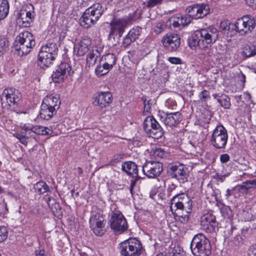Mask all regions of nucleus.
<instances>
[{"instance_id":"37","label":"nucleus","mask_w":256,"mask_h":256,"mask_svg":"<svg viewBox=\"0 0 256 256\" xmlns=\"http://www.w3.org/2000/svg\"><path fill=\"white\" fill-rule=\"evenodd\" d=\"M9 49V41L4 37H0V55L8 51Z\"/></svg>"},{"instance_id":"28","label":"nucleus","mask_w":256,"mask_h":256,"mask_svg":"<svg viewBox=\"0 0 256 256\" xmlns=\"http://www.w3.org/2000/svg\"><path fill=\"white\" fill-rule=\"evenodd\" d=\"M241 55L244 58H249L256 55V44H246L241 50Z\"/></svg>"},{"instance_id":"59","label":"nucleus","mask_w":256,"mask_h":256,"mask_svg":"<svg viewBox=\"0 0 256 256\" xmlns=\"http://www.w3.org/2000/svg\"><path fill=\"white\" fill-rule=\"evenodd\" d=\"M137 180L136 178L132 180L130 185V191L132 194V190L134 186H136Z\"/></svg>"},{"instance_id":"4","label":"nucleus","mask_w":256,"mask_h":256,"mask_svg":"<svg viewBox=\"0 0 256 256\" xmlns=\"http://www.w3.org/2000/svg\"><path fill=\"white\" fill-rule=\"evenodd\" d=\"M36 42L33 35L28 31L20 32L16 37L13 48L20 56L28 54L35 46Z\"/></svg>"},{"instance_id":"25","label":"nucleus","mask_w":256,"mask_h":256,"mask_svg":"<svg viewBox=\"0 0 256 256\" xmlns=\"http://www.w3.org/2000/svg\"><path fill=\"white\" fill-rule=\"evenodd\" d=\"M60 100L59 96L57 94H50L44 98L42 104L51 108L52 110L57 111L60 108Z\"/></svg>"},{"instance_id":"55","label":"nucleus","mask_w":256,"mask_h":256,"mask_svg":"<svg viewBox=\"0 0 256 256\" xmlns=\"http://www.w3.org/2000/svg\"><path fill=\"white\" fill-rule=\"evenodd\" d=\"M164 25L160 24H158L154 28V32L158 34L160 33L164 29Z\"/></svg>"},{"instance_id":"18","label":"nucleus","mask_w":256,"mask_h":256,"mask_svg":"<svg viewBox=\"0 0 256 256\" xmlns=\"http://www.w3.org/2000/svg\"><path fill=\"white\" fill-rule=\"evenodd\" d=\"M201 225L204 230L208 232H216L218 230V223L216 216L212 212H207L201 217Z\"/></svg>"},{"instance_id":"60","label":"nucleus","mask_w":256,"mask_h":256,"mask_svg":"<svg viewBox=\"0 0 256 256\" xmlns=\"http://www.w3.org/2000/svg\"><path fill=\"white\" fill-rule=\"evenodd\" d=\"M176 188V186L175 184L172 183L171 184H170L168 186V192H172V190H175Z\"/></svg>"},{"instance_id":"46","label":"nucleus","mask_w":256,"mask_h":256,"mask_svg":"<svg viewBox=\"0 0 256 256\" xmlns=\"http://www.w3.org/2000/svg\"><path fill=\"white\" fill-rule=\"evenodd\" d=\"M142 100L144 105V110L147 112H150L151 109L152 103L150 100H148L146 96L142 97Z\"/></svg>"},{"instance_id":"33","label":"nucleus","mask_w":256,"mask_h":256,"mask_svg":"<svg viewBox=\"0 0 256 256\" xmlns=\"http://www.w3.org/2000/svg\"><path fill=\"white\" fill-rule=\"evenodd\" d=\"M46 53L50 54V55L56 57L58 54V46L54 42H50L42 46L40 50Z\"/></svg>"},{"instance_id":"43","label":"nucleus","mask_w":256,"mask_h":256,"mask_svg":"<svg viewBox=\"0 0 256 256\" xmlns=\"http://www.w3.org/2000/svg\"><path fill=\"white\" fill-rule=\"evenodd\" d=\"M200 100L202 102H206L210 98V92L206 90H203L198 94Z\"/></svg>"},{"instance_id":"6","label":"nucleus","mask_w":256,"mask_h":256,"mask_svg":"<svg viewBox=\"0 0 256 256\" xmlns=\"http://www.w3.org/2000/svg\"><path fill=\"white\" fill-rule=\"evenodd\" d=\"M142 248L140 241L136 238H129L121 243L120 252L122 256H139Z\"/></svg>"},{"instance_id":"56","label":"nucleus","mask_w":256,"mask_h":256,"mask_svg":"<svg viewBox=\"0 0 256 256\" xmlns=\"http://www.w3.org/2000/svg\"><path fill=\"white\" fill-rule=\"evenodd\" d=\"M246 3L252 8L256 9V0H245Z\"/></svg>"},{"instance_id":"12","label":"nucleus","mask_w":256,"mask_h":256,"mask_svg":"<svg viewBox=\"0 0 256 256\" xmlns=\"http://www.w3.org/2000/svg\"><path fill=\"white\" fill-rule=\"evenodd\" d=\"M144 130L150 136L158 139L163 135V130L160 126L153 116H147L143 123Z\"/></svg>"},{"instance_id":"29","label":"nucleus","mask_w":256,"mask_h":256,"mask_svg":"<svg viewBox=\"0 0 256 256\" xmlns=\"http://www.w3.org/2000/svg\"><path fill=\"white\" fill-rule=\"evenodd\" d=\"M24 128V124L22 126L20 132L14 134V136L18 138L21 144L26 146L28 139L30 138H32V135H31V132L26 131Z\"/></svg>"},{"instance_id":"2","label":"nucleus","mask_w":256,"mask_h":256,"mask_svg":"<svg viewBox=\"0 0 256 256\" xmlns=\"http://www.w3.org/2000/svg\"><path fill=\"white\" fill-rule=\"evenodd\" d=\"M170 210L182 223H186L189 220L188 214L192 209V201L184 194H176L171 200Z\"/></svg>"},{"instance_id":"1","label":"nucleus","mask_w":256,"mask_h":256,"mask_svg":"<svg viewBox=\"0 0 256 256\" xmlns=\"http://www.w3.org/2000/svg\"><path fill=\"white\" fill-rule=\"evenodd\" d=\"M218 36L219 32L214 26L202 28L195 31L188 38V44L193 50L200 48L201 49L200 54L208 60L214 56L211 44L217 41Z\"/></svg>"},{"instance_id":"7","label":"nucleus","mask_w":256,"mask_h":256,"mask_svg":"<svg viewBox=\"0 0 256 256\" xmlns=\"http://www.w3.org/2000/svg\"><path fill=\"white\" fill-rule=\"evenodd\" d=\"M106 222L102 212H93L90 218V226L96 235L102 236L106 232Z\"/></svg>"},{"instance_id":"35","label":"nucleus","mask_w":256,"mask_h":256,"mask_svg":"<svg viewBox=\"0 0 256 256\" xmlns=\"http://www.w3.org/2000/svg\"><path fill=\"white\" fill-rule=\"evenodd\" d=\"M34 189L40 194L50 192V188L47 184L44 181H40L34 185Z\"/></svg>"},{"instance_id":"21","label":"nucleus","mask_w":256,"mask_h":256,"mask_svg":"<svg viewBox=\"0 0 256 256\" xmlns=\"http://www.w3.org/2000/svg\"><path fill=\"white\" fill-rule=\"evenodd\" d=\"M112 94L109 92H100L94 96L95 104L101 108H106L112 102Z\"/></svg>"},{"instance_id":"30","label":"nucleus","mask_w":256,"mask_h":256,"mask_svg":"<svg viewBox=\"0 0 256 256\" xmlns=\"http://www.w3.org/2000/svg\"><path fill=\"white\" fill-rule=\"evenodd\" d=\"M56 110H52L51 108L42 104L40 112V116L41 118L48 120L51 118L56 114Z\"/></svg>"},{"instance_id":"9","label":"nucleus","mask_w":256,"mask_h":256,"mask_svg":"<svg viewBox=\"0 0 256 256\" xmlns=\"http://www.w3.org/2000/svg\"><path fill=\"white\" fill-rule=\"evenodd\" d=\"M22 94L20 92L14 88H6L4 90L0 100L2 105L8 106L12 108H17L21 100Z\"/></svg>"},{"instance_id":"64","label":"nucleus","mask_w":256,"mask_h":256,"mask_svg":"<svg viewBox=\"0 0 256 256\" xmlns=\"http://www.w3.org/2000/svg\"><path fill=\"white\" fill-rule=\"evenodd\" d=\"M172 25L175 28H178L180 26L179 22L178 20H174L172 23Z\"/></svg>"},{"instance_id":"36","label":"nucleus","mask_w":256,"mask_h":256,"mask_svg":"<svg viewBox=\"0 0 256 256\" xmlns=\"http://www.w3.org/2000/svg\"><path fill=\"white\" fill-rule=\"evenodd\" d=\"M102 64L98 65L96 70V74L98 76H101L107 74L109 71L111 70L106 66L103 62H101Z\"/></svg>"},{"instance_id":"57","label":"nucleus","mask_w":256,"mask_h":256,"mask_svg":"<svg viewBox=\"0 0 256 256\" xmlns=\"http://www.w3.org/2000/svg\"><path fill=\"white\" fill-rule=\"evenodd\" d=\"M249 256H256V246H252L248 250Z\"/></svg>"},{"instance_id":"16","label":"nucleus","mask_w":256,"mask_h":256,"mask_svg":"<svg viewBox=\"0 0 256 256\" xmlns=\"http://www.w3.org/2000/svg\"><path fill=\"white\" fill-rule=\"evenodd\" d=\"M71 67L67 62H62L58 65L52 74V78L54 82L60 83L62 82L70 76Z\"/></svg>"},{"instance_id":"11","label":"nucleus","mask_w":256,"mask_h":256,"mask_svg":"<svg viewBox=\"0 0 256 256\" xmlns=\"http://www.w3.org/2000/svg\"><path fill=\"white\" fill-rule=\"evenodd\" d=\"M110 227L115 233L118 234L128 230L126 220L120 212L116 210L112 213Z\"/></svg>"},{"instance_id":"5","label":"nucleus","mask_w":256,"mask_h":256,"mask_svg":"<svg viewBox=\"0 0 256 256\" xmlns=\"http://www.w3.org/2000/svg\"><path fill=\"white\" fill-rule=\"evenodd\" d=\"M190 248L194 256H208L212 252L210 242L202 234H197L193 237Z\"/></svg>"},{"instance_id":"49","label":"nucleus","mask_w":256,"mask_h":256,"mask_svg":"<svg viewBox=\"0 0 256 256\" xmlns=\"http://www.w3.org/2000/svg\"><path fill=\"white\" fill-rule=\"evenodd\" d=\"M135 40L131 38L130 36H128V34L124 38L122 42V44L124 47H128L132 44Z\"/></svg>"},{"instance_id":"17","label":"nucleus","mask_w":256,"mask_h":256,"mask_svg":"<svg viewBox=\"0 0 256 256\" xmlns=\"http://www.w3.org/2000/svg\"><path fill=\"white\" fill-rule=\"evenodd\" d=\"M130 21V20L127 17L122 18H114L110 24V35H118L119 37L122 36Z\"/></svg>"},{"instance_id":"31","label":"nucleus","mask_w":256,"mask_h":256,"mask_svg":"<svg viewBox=\"0 0 256 256\" xmlns=\"http://www.w3.org/2000/svg\"><path fill=\"white\" fill-rule=\"evenodd\" d=\"M100 56L97 49L90 51L86 58V66L88 67L93 66L96 64Z\"/></svg>"},{"instance_id":"45","label":"nucleus","mask_w":256,"mask_h":256,"mask_svg":"<svg viewBox=\"0 0 256 256\" xmlns=\"http://www.w3.org/2000/svg\"><path fill=\"white\" fill-rule=\"evenodd\" d=\"M236 229V228L232 226L230 222L228 223L226 226V230L224 231V236L227 238H230L232 234L233 231Z\"/></svg>"},{"instance_id":"52","label":"nucleus","mask_w":256,"mask_h":256,"mask_svg":"<svg viewBox=\"0 0 256 256\" xmlns=\"http://www.w3.org/2000/svg\"><path fill=\"white\" fill-rule=\"evenodd\" d=\"M182 20L183 22V26H185L189 24L191 21L192 18L191 17L188 16L187 14L186 15L184 16H181Z\"/></svg>"},{"instance_id":"8","label":"nucleus","mask_w":256,"mask_h":256,"mask_svg":"<svg viewBox=\"0 0 256 256\" xmlns=\"http://www.w3.org/2000/svg\"><path fill=\"white\" fill-rule=\"evenodd\" d=\"M228 134L226 128L222 124L217 126L214 130L210 142L216 149L224 148L227 144Z\"/></svg>"},{"instance_id":"38","label":"nucleus","mask_w":256,"mask_h":256,"mask_svg":"<svg viewBox=\"0 0 256 256\" xmlns=\"http://www.w3.org/2000/svg\"><path fill=\"white\" fill-rule=\"evenodd\" d=\"M218 102L220 103L222 106L224 108H229L230 106V98L226 94H222L220 98H218Z\"/></svg>"},{"instance_id":"13","label":"nucleus","mask_w":256,"mask_h":256,"mask_svg":"<svg viewBox=\"0 0 256 256\" xmlns=\"http://www.w3.org/2000/svg\"><path fill=\"white\" fill-rule=\"evenodd\" d=\"M170 176L176 178L180 183H184L188 180L189 170L188 168L182 164H176L168 166Z\"/></svg>"},{"instance_id":"23","label":"nucleus","mask_w":256,"mask_h":256,"mask_svg":"<svg viewBox=\"0 0 256 256\" xmlns=\"http://www.w3.org/2000/svg\"><path fill=\"white\" fill-rule=\"evenodd\" d=\"M56 57L40 50L38 55V64L42 68L49 67Z\"/></svg>"},{"instance_id":"3","label":"nucleus","mask_w":256,"mask_h":256,"mask_svg":"<svg viewBox=\"0 0 256 256\" xmlns=\"http://www.w3.org/2000/svg\"><path fill=\"white\" fill-rule=\"evenodd\" d=\"M105 8L100 3H96L89 7L83 13L80 19V26L88 28L94 24L105 10Z\"/></svg>"},{"instance_id":"63","label":"nucleus","mask_w":256,"mask_h":256,"mask_svg":"<svg viewBox=\"0 0 256 256\" xmlns=\"http://www.w3.org/2000/svg\"><path fill=\"white\" fill-rule=\"evenodd\" d=\"M241 77H240V80L244 84L246 82V76L242 72H240Z\"/></svg>"},{"instance_id":"39","label":"nucleus","mask_w":256,"mask_h":256,"mask_svg":"<svg viewBox=\"0 0 256 256\" xmlns=\"http://www.w3.org/2000/svg\"><path fill=\"white\" fill-rule=\"evenodd\" d=\"M220 211L222 216L225 218L230 219L233 216L232 212L230 206H224L221 208Z\"/></svg>"},{"instance_id":"58","label":"nucleus","mask_w":256,"mask_h":256,"mask_svg":"<svg viewBox=\"0 0 256 256\" xmlns=\"http://www.w3.org/2000/svg\"><path fill=\"white\" fill-rule=\"evenodd\" d=\"M35 256H46L45 250L43 249L36 250L34 252Z\"/></svg>"},{"instance_id":"34","label":"nucleus","mask_w":256,"mask_h":256,"mask_svg":"<svg viewBox=\"0 0 256 256\" xmlns=\"http://www.w3.org/2000/svg\"><path fill=\"white\" fill-rule=\"evenodd\" d=\"M10 4L8 0H0V20L4 19L9 12Z\"/></svg>"},{"instance_id":"20","label":"nucleus","mask_w":256,"mask_h":256,"mask_svg":"<svg viewBox=\"0 0 256 256\" xmlns=\"http://www.w3.org/2000/svg\"><path fill=\"white\" fill-rule=\"evenodd\" d=\"M164 47L168 51L176 50L180 44V36L174 33H170L164 36L162 40Z\"/></svg>"},{"instance_id":"10","label":"nucleus","mask_w":256,"mask_h":256,"mask_svg":"<svg viewBox=\"0 0 256 256\" xmlns=\"http://www.w3.org/2000/svg\"><path fill=\"white\" fill-rule=\"evenodd\" d=\"M255 20L250 16L246 15L238 18L234 24V30L240 35L248 34L254 29Z\"/></svg>"},{"instance_id":"48","label":"nucleus","mask_w":256,"mask_h":256,"mask_svg":"<svg viewBox=\"0 0 256 256\" xmlns=\"http://www.w3.org/2000/svg\"><path fill=\"white\" fill-rule=\"evenodd\" d=\"M8 237V231L4 226H0V242H2L6 239Z\"/></svg>"},{"instance_id":"42","label":"nucleus","mask_w":256,"mask_h":256,"mask_svg":"<svg viewBox=\"0 0 256 256\" xmlns=\"http://www.w3.org/2000/svg\"><path fill=\"white\" fill-rule=\"evenodd\" d=\"M44 200L46 201V202L48 204V206L52 209V206H50V205H53L54 203V207L56 208H57L56 206H59L58 204L56 202L55 199L52 198L48 194H46L44 196Z\"/></svg>"},{"instance_id":"24","label":"nucleus","mask_w":256,"mask_h":256,"mask_svg":"<svg viewBox=\"0 0 256 256\" xmlns=\"http://www.w3.org/2000/svg\"><path fill=\"white\" fill-rule=\"evenodd\" d=\"M91 44L90 38H86L80 40L74 46V52L78 56H82L87 53Z\"/></svg>"},{"instance_id":"27","label":"nucleus","mask_w":256,"mask_h":256,"mask_svg":"<svg viewBox=\"0 0 256 256\" xmlns=\"http://www.w3.org/2000/svg\"><path fill=\"white\" fill-rule=\"evenodd\" d=\"M122 169L128 175L138 176V166L134 162L128 161L123 162Z\"/></svg>"},{"instance_id":"62","label":"nucleus","mask_w":256,"mask_h":256,"mask_svg":"<svg viewBox=\"0 0 256 256\" xmlns=\"http://www.w3.org/2000/svg\"><path fill=\"white\" fill-rule=\"evenodd\" d=\"M232 190H230V189H228L226 190V196L227 198H228L230 196L232 195Z\"/></svg>"},{"instance_id":"22","label":"nucleus","mask_w":256,"mask_h":256,"mask_svg":"<svg viewBox=\"0 0 256 256\" xmlns=\"http://www.w3.org/2000/svg\"><path fill=\"white\" fill-rule=\"evenodd\" d=\"M160 120L166 126H176L182 120L181 114L179 112L164 113V116H161Z\"/></svg>"},{"instance_id":"51","label":"nucleus","mask_w":256,"mask_h":256,"mask_svg":"<svg viewBox=\"0 0 256 256\" xmlns=\"http://www.w3.org/2000/svg\"><path fill=\"white\" fill-rule=\"evenodd\" d=\"M0 208L3 209L0 212V216H4L8 212V210L7 204L4 200L2 204H0Z\"/></svg>"},{"instance_id":"32","label":"nucleus","mask_w":256,"mask_h":256,"mask_svg":"<svg viewBox=\"0 0 256 256\" xmlns=\"http://www.w3.org/2000/svg\"><path fill=\"white\" fill-rule=\"evenodd\" d=\"M116 62V56L112 54H108L100 58V62H103L104 64L108 66V68L112 69Z\"/></svg>"},{"instance_id":"41","label":"nucleus","mask_w":256,"mask_h":256,"mask_svg":"<svg viewBox=\"0 0 256 256\" xmlns=\"http://www.w3.org/2000/svg\"><path fill=\"white\" fill-rule=\"evenodd\" d=\"M142 32V28L139 26H136L130 30L128 34L132 38L136 40L138 38Z\"/></svg>"},{"instance_id":"54","label":"nucleus","mask_w":256,"mask_h":256,"mask_svg":"<svg viewBox=\"0 0 256 256\" xmlns=\"http://www.w3.org/2000/svg\"><path fill=\"white\" fill-rule=\"evenodd\" d=\"M220 159L222 163H226L230 160V157L228 154H224L220 156Z\"/></svg>"},{"instance_id":"40","label":"nucleus","mask_w":256,"mask_h":256,"mask_svg":"<svg viewBox=\"0 0 256 256\" xmlns=\"http://www.w3.org/2000/svg\"><path fill=\"white\" fill-rule=\"evenodd\" d=\"M256 188V180H247L242 183L241 186V189L248 190Z\"/></svg>"},{"instance_id":"14","label":"nucleus","mask_w":256,"mask_h":256,"mask_svg":"<svg viewBox=\"0 0 256 256\" xmlns=\"http://www.w3.org/2000/svg\"><path fill=\"white\" fill-rule=\"evenodd\" d=\"M163 171V165L158 161H146L142 166L144 174L149 178L158 176Z\"/></svg>"},{"instance_id":"44","label":"nucleus","mask_w":256,"mask_h":256,"mask_svg":"<svg viewBox=\"0 0 256 256\" xmlns=\"http://www.w3.org/2000/svg\"><path fill=\"white\" fill-rule=\"evenodd\" d=\"M124 154H116L113 156L110 163L111 165H114L121 162L124 158Z\"/></svg>"},{"instance_id":"26","label":"nucleus","mask_w":256,"mask_h":256,"mask_svg":"<svg viewBox=\"0 0 256 256\" xmlns=\"http://www.w3.org/2000/svg\"><path fill=\"white\" fill-rule=\"evenodd\" d=\"M24 130L31 132L32 133L44 136L51 134L52 132V131L46 127L40 126H34L30 124H24Z\"/></svg>"},{"instance_id":"53","label":"nucleus","mask_w":256,"mask_h":256,"mask_svg":"<svg viewBox=\"0 0 256 256\" xmlns=\"http://www.w3.org/2000/svg\"><path fill=\"white\" fill-rule=\"evenodd\" d=\"M168 60L172 64H178L182 63L181 59L176 57H170L168 58Z\"/></svg>"},{"instance_id":"19","label":"nucleus","mask_w":256,"mask_h":256,"mask_svg":"<svg viewBox=\"0 0 256 256\" xmlns=\"http://www.w3.org/2000/svg\"><path fill=\"white\" fill-rule=\"evenodd\" d=\"M34 18V14L33 10L22 9L16 14V23L20 27L27 28L33 22Z\"/></svg>"},{"instance_id":"47","label":"nucleus","mask_w":256,"mask_h":256,"mask_svg":"<svg viewBox=\"0 0 256 256\" xmlns=\"http://www.w3.org/2000/svg\"><path fill=\"white\" fill-rule=\"evenodd\" d=\"M166 152L162 148H156L153 152V156L155 158H162L164 156Z\"/></svg>"},{"instance_id":"61","label":"nucleus","mask_w":256,"mask_h":256,"mask_svg":"<svg viewBox=\"0 0 256 256\" xmlns=\"http://www.w3.org/2000/svg\"><path fill=\"white\" fill-rule=\"evenodd\" d=\"M244 214H246V218L245 219L246 220L250 221L252 219V216L250 214L248 213V212H244Z\"/></svg>"},{"instance_id":"50","label":"nucleus","mask_w":256,"mask_h":256,"mask_svg":"<svg viewBox=\"0 0 256 256\" xmlns=\"http://www.w3.org/2000/svg\"><path fill=\"white\" fill-rule=\"evenodd\" d=\"M164 0H148L146 2L148 8H153L162 3Z\"/></svg>"},{"instance_id":"15","label":"nucleus","mask_w":256,"mask_h":256,"mask_svg":"<svg viewBox=\"0 0 256 256\" xmlns=\"http://www.w3.org/2000/svg\"><path fill=\"white\" fill-rule=\"evenodd\" d=\"M209 12L208 6L204 4H192L186 9V12L192 19L202 18L208 14Z\"/></svg>"}]
</instances>
